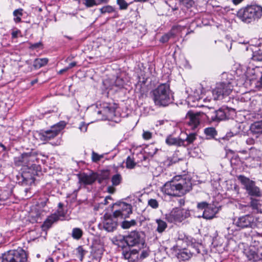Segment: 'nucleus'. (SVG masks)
<instances>
[{"label":"nucleus","mask_w":262,"mask_h":262,"mask_svg":"<svg viewBox=\"0 0 262 262\" xmlns=\"http://www.w3.org/2000/svg\"><path fill=\"white\" fill-rule=\"evenodd\" d=\"M113 216L115 217H121V219L125 218V216H124V214L121 211L120 209L115 210L113 213Z\"/></svg>","instance_id":"de8ad7c7"},{"label":"nucleus","mask_w":262,"mask_h":262,"mask_svg":"<svg viewBox=\"0 0 262 262\" xmlns=\"http://www.w3.org/2000/svg\"><path fill=\"white\" fill-rule=\"evenodd\" d=\"M116 191V189L114 188V186H109L107 188V191L111 194L114 193Z\"/></svg>","instance_id":"6e6d98bb"},{"label":"nucleus","mask_w":262,"mask_h":262,"mask_svg":"<svg viewBox=\"0 0 262 262\" xmlns=\"http://www.w3.org/2000/svg\"><path fill=\"white\" fill-rule=\"evenodd\" d=\"M189 215L188 211L183 209L176 208L173 209L170 213L167 216L166 219L169 222H181Z\"/></svg>","instance_id":"9d476101"},{"label":"nucleus","mask_w":262,"mask_h":262,"mask_svg":"<svg viewBox=\"0 0 262 262\" xmlns=\"http://www.w3.org/2000/svg\"><path fill=\"white\" fill-rule=\"evenodd\" d=\"M53 214H56L58 216L57 221L59 220H63L65 216V213L62 209H58L57 211L53 213Z\"/></svg>","instance_id":"a18cd8bd"},{"label":"nucleus","mask_w":262,"mask_h":262,"mask_svg":"<svg viewBox=\"0 0 262 262\" xmlns=\"http://www.w3.org/2000/svg\"><path fill=\"white\" fill-rule=\"evenodd\" d=\"M177 246H173L171 249L175 251L176 256L179 260L185 261L189 260L193 255L190 250L186 248L178 249L177 250Z\"/></svg>","instance_id":"4468645a"},{"label":"nucleus","mask_w":262,"mask_h":262,"mask_svg":"<svg viewBox=\"0 0 262 262\" xmlns=\"http://www.w3.org/2000/svg\"><path fill=\"white\" fill-rule=\"evenodd\" d=\"M136 165V163L134 162V161L130 158L129 157H128V158L126 159V166L127 168H133Z\"/></svg>","instance_id":"37998d69"},{"label":"nucleus","mask_w":262,"mask_h":262,"mask_svg":"<svg viewBox=\"0 0 262 262\" xmlns=\"http://www.w3.org/2000/svg\"><path fill=\"white\" fill-rule=\"evenodd\" d=\"M176 28L175 27H173L171 30L168 33L163 35L160 38V41L162 43H165L168 41L170 38L173 37L175 34L173 32V30Z\"/></svg>","instance_id":"bb28decb"},{"label":"nucleus","mask_w":262,"mask_h":262,"mask_svg":"<svg viewBox=\"0 0 262 262\" xmlns=\"http://www.w3.org/2000/svg\"><path fill=\"white\" fill-rule=\"evenodd\" d=\"M166 143L169 146H182L184 145L182 139L176 138L171 135H168L165 140Z\"/></svg>","instance_id":"6ab92c4d"},{"label":"nucleus","mask_w":262,"mask_h":262,"mask_svg":"<svg viewBox=\"0 0 262 262\" xmlns=\"http://www.w3.org/2000/svg\"><path fill=\"white\" fill-rule=\"evenodd\" d=\"M79 182L85 185L92 184L97 179V174L93 173L91 174L82 173L78 175Z\"/></svg>","instance_id":"dca6fc26"},{"label":"nucleus","mask_w":262,"mask_h":262,"mask_svg":"<svg viewBox=\"0 0 262 262\" xmlns=\"http://www.w3.org/2000/svg\"><path fill=\"white\" fill-rule=\"evenodd\" d=\"M83 234L82 230H72V236L75 239H79Z\"/></svg>","instance_id":"ea45409f"},{"label":"nucleus","mask_w":262,"mask_h":262,"mask_svg":"<svg viewBox=\"0 0 262 262\" xmlns=\"http://www.w3.org/2000/svg\"><path fill=\"white\" fill-rule=\"evenodd\" d=\"M65 124L60 122L52 126L50 129L43 131L40 134V138L42 141H48L57 136L64 128Z\"/></svg>","instance_id":"1a4fd4ad"},{"label":"nucleus","mask_w":262,"mask_h":262,"mask_svg":"<svg viewBox=\"0 0 262 262\" xmlns=\"http://www.w3.org/2000/svg\"><path fill=\"white\" fill-rule=\"evenodd\" d=\"M103 251V245L97 242L94 243L92 246L91 253L95 260H93L92 262H98L97 260L101 257Z\"/></svg>","instance_id":"f3484780"},{"label":"nucleus","mask_w":262,"mask_h":262,"mask_svg":"<svg viewBox=\"0 0 262 262\" xmlns=\"http://www.w3.org/2000/svg\"><path fill=\"white\" fill-rule=\"evenodd\" d=\"M117 227L116 222L113 221L112 219H108L105 221L104 223V229H115Z\"/></svg>","instance_id":"c85d7f7f"},{"label":"nucleus","mask_w":262,"mask_h":262,"mask_svg":"<svg viewBox=\"0 0 262 262\" xmlns=\"http://www.w3.org/2000/svg\"><path fill=\"white\" fill-rule=\"evenodd\" d=\"M250 130L254 134H262V121L252 123L250 126Z\"/></svg>","instance_id":"b1692460"},{"label":"nucleus","mask_w":262,"mask_h":262,"mask_svg":"<svg viewBox=\"0 0 262 262\" xmlns=\"http://www.w3.org/2000/svg\"><path fill=\"white\" fill-rule=\"evenodd\" d=\"M48 62V58H37L34 61L33 66L35 69H39L46 65Z\"/></svg>","instance_id":"cd10ccee"},{"label":"nucleus","mask_w":262,"mask_h":262,"mask_svg":"<svg viewBox=\"0 0 262 262\" xmlns=\"http://www.w3.org/2000/svg\"><path fill=\"white\" fill-rule=\"evenodd\" d=\"M108 1V0H98V3L97 4H98V5L100 4H102V3H107Z\"/></svg>","instance_id":"774afa93"},{"label":"nucleus","mask_w":262,"mask_h":262,"mask_svg":"<svg viewBox=\"0 0 262 262\" xmlns=\"http://www.w3.org/2000/svg\"><path fill=\"white\" fill-rule=\"evenodd\" d=\"M101 13L104 14L106 13H111L115 11V9L111 6L107 5L104 6L100 9Z\"/></svg>","instance_id":"c9c22d12"},{"label":"nucleus","mask_w":262,"mask_h":262,"mask_svg":"<svg viewBox=\"0 0 262 262\" xmlns=\"http://www.w3.org/2000/svg\"><path fill=\"white\" fill-rule=\"evenodd\" d=\"M252 71H253V74L254 77L252 78V79H256L259 78L258 82L260 83V85L262 86V72L260 71V68L259 67H256L254 69H253ZM253 74L252 72H251Z\"/></svg>","instance_id":"c756f323"},{"label":"nucleus","mask_w":262,"mask_h":262,"mask_svg":"<svg viewBox=\"0 0 262 262\" xmlns=\"http://www.w3.org/2000/svg\"><path fill=\"white\" fill-rule=\"evenodd\" d=\"M103 157V155H99L94 151H93L92 153V161L94 162H97L98 161L100 160V159H102Z\"/></svg>","instance_id":"c03bdc74"},{"label":"nucleus","mask_w":262,"mask_h":262,"mask_svg":"<svg viewBox=\"0 0 262 262\" xmlns=\"http://www.w3.org/2000/svg\"><path fill=\"white\" fill-rule=\"evenodd\" d=\"M38 160L35 152H24L21 155L16 157L14 159V162L17 166H26L30 168Z\"/></svg>","instance_id":"6e6552de"},{"label":"nucleus","mask_w":262,"mask_h":262,"mask_svg":"<svg viewBox=\"0 0 262 262\" xmlns=\"http://www.w3.org/2000/svg\"><path fill=\"white\" fill-rule=\"evenodd\" d=\"M196 139V135L195 133H191L187 134L186 139H182L184 145H182L183 147H187L190 144L193 143V142Z\"/></svg>","instance_id":"393cba45"},{"label":"nucleus","mask_w":262,"mask_h":262,"mask_svg":"<svg viewBox=\"0 0 262 262\" xmlns=\"http://www.w3.org/2000/svg\"><path fill=\"white\" fill-rule=\"evenodd\" d=\"M191 189V183L189 179L177 176L166 182L162 188V191L168 195L181 196Z\"/></svg>","instance_id":"f257e3e1"},{"label":"nucleus","mask_w":262,"mask_h":262,"mask_svg":"<svg viewBox=\"0 0 262 262\" xmlns=\"http://www.w3.org/2000/svg\"><path fill=\"white\" fill-rule=\"evenodd\" d=\"M205 134L208 136L211 137H214L216 134L217 132L214 127H208L204 129Z\"/></svg>","instance_id":"e433bc0d"},{"label":"nucleus","mask_w":262,"mask_h":262,"mask_svg":"<svg viewBox=\"0 0 262 262\" xmlns=\"http://www.w3.org/2000/svg\"><path fill=\"white\" fill-rule=\"evenodd\" d=\"M128 248L123 249L122 250V256L124 258L127 259L128 262H135L138 259L139 249H128Z\"/></svg>","instance_id":"2eb2a0df"},{"label":"nucleus","mask_w":262,"mask_h":262,"mask_svg":"<svg viewBox=\"0 0 262 262\" xmlns=\"http://www.w3.org/2000/svg\"><path fill=\"white\" fill-rule=\"evenodd\" d=\"M148 204L154 209H156L159 207V203L156 199H150L148 200Z\"/></svg>","instance_id":"49530a36"},{"label":"nucleus","mask_w":262,"mask_h":262,"mask_svg":"<svg viewBox=\"0 0 262 262\" xmlns=\"http://www.w3.org/2000/svg\"><path fill=\"white\" fill-rule=\"evenodd\" d=\"M197 207L199 209H203L208 207V204L205 202H202L198 204Z\"/></svg>","instance_id":"3c124183"},{"label":"nucleus","mask_w":262,"mask_h":262,"mask_svg":"<svg viewBox=\"0 0 262 262\" xmlns=\"http://www.w3.org/2000/svg\"><path fill=\"white\" fill-rule=\"evenodd\" d=\"M46 262H55V261L52 257H48L46 260Z\"/></svg>","instance_id":"338daca9"},{"label":"nucleus","mask_w":262,"mask_h":262,"mask_svg":"<svg viewBox=\"0 0 262 262\" xmlns=\"http://www.w3.org/2000/svg\"><path fill=\"white\" fill-rule=\"evenodd\" d=\"M57 218L58 216L56 214H51L46 219L41 227L47 229L51 228L52 225L57 221Z\"/></svg>","instance_id":"4be33fe9"},{"label":"nucleus","mask_w":262,"mask_h":262,"mask_svg":"<svg viewBox=\"0 0 262 262\" xmlns=\"http://www.w3.org/2000/svg\"><path fill=\"white\" fill-rule=\"evenodd\" d=\"M83 4L87 8L92 7L98 5L96 0H84Z\"/></svg>","instance_id":"a19ab883"},{"label":"nucleus","mask_w":262,"mask_h":262,"mask_svg":"<svg viewBox=\"0 0 262 262\" xmlns=\"http://www.w3.org/2000/svg\"><path fill=\"white\" fill-rule=\"evenodd\" d=\"M236 225L237 227L241 228L251 227V223L249 220V216H242L239 218L236 222Z\"/></svg>","instance_id":"412c9836"},{"label":"nucleus","mask_w":262,"mask_h":262,"mask_svg":"<svg viewBox=\"0 0 262 262\" xmlns=\"http://www.w3.org/2000/svg\"><path fill=\"white\" fill-rule=\"evenodd\" d=\"M142 136L145 140H149L152 137V133L148 131H144Z\"/></svg>","instance_id":"8fccbe9b"},{"label":"nucleus","mask_w":262,"mask_h":262,"mask_svg":"<svg viewBox=\"0 0 262 262\" xmlns=\"http://www.w3.org/2000/svg\"><path fill=\"white\" fill-rule=\"evenodd\" d=\"M259 248L250 245L244 249V253L248 260L253 262H262V252L258 254Z\"/></svg>","instance_id":"9b49d317"},{"label":"nucleus","mask_w":262,"mask_h":262,"mask_svg":"<svg viewBox=\"0 0 262 262\" xmlns=\"http://www.w3.org/2000/svg\"><path fill=\"white\" fill-rule=\"evenodd\" d=\"M149 255V253L147 250H143L140 255V258L141 259H144L147 257Z\"/></svg>","instance_id":"5fc2aeb1"},{"label":"nucleus","mask_w":262,"mask_h":262,"mask_svg":"<svg viewBox=\"0 0 262 262\" xmlns=\"http://www.w3.org/2000/svg\"><path fill=\"white\" fill-rule=\"evenodd\" d=\"M234 83V80H231L228 82L224 81L217 83L212 91L214 100L222 99L224 96L229 95L233 90Z\"/></svg>","instance_id":"39448f33"},{"label":"nucleus","mask_w":262,"mask_h":262,"mask_svg":"<svg viewBox=\"0 0 262 262\" xmlns=\"http://www.w3.org/2000/svg\"><path fill=\"white\" fill-rule=\"evenodd\" d=\"M237 179L244 186V188L249 195L255 197H261L262 196L261 190L256 185L254 181L243 175L238 176Z\"/></svg>","instance_id":"423d86ee"},{"label":"nucleus","mask_w":262,"mask_h":262,"mask_svg":"<svg viewBox=\"0 0 262 262\" xmlns=\"http://www.w3.org/2000/svg\"><path fill=\"white\" fill-rule=\"evenodd\" d=\"M178 239L185 241L187 243V245L191 246L193 249L195 250L197 253H200V247L201 246V244L196 242V240L192 237L191 236L186 235L184 234L181 233L179 232Z\"/></svg>","instance_id":"ddd939ff"},{"label":"nucleus","mask_w":262,"mask_h":262,"mask_svg":"<svg viewBox=\"0 0 262 262\" xmlns=\"http://www.w3.org/2000/svg\"><path fill=\"white\" fill-rule=\"evenodd\" d=\"M41 45L40 42L35 43L31 45V47L33 49L38 48Z\"/></svg>","instance_id":"bf43d9fd"},{"label":"nucleus","mask_w":262,"mask_h":262,"mask_svg":"<svg viewBox=\"0 0 262 262\" xmlns=\"http://www.w3.org/2000/svg\"><path fill=\"white\" fill-rule=\"evenodd\" d=\"M2 262H27V254L22 248L8 251L2 255Z\"/></svg>","instance_id":"20e7f679"},{"label":"nucleus","mask_w":262,"mask_h":262,"mask_svg":"<svg viewBox=\"0 0 262 262\" xmlns=\"http://www.w3.org/2000/svg\"><path fill=\"white\" fill-rule=\"evenodd\" d=\"M237 17L243 22L250 24L257 21L262 16V7L250 5L241 8L237 12Z\"/></svg>","instance_id":"7ed1b4c3"},{"label":"nucleus","mask_w":262,"mask_h":262,"mask_svg":"<svg viewBox=\"0 0 262 262\" xmlns=\"http://www.w3.org/2000/svg\"><path fill=\"white\" fill-rule=\"evenodd\" d=\"M122 181V177L121 174L117 173L114 175L112 178V183L113 186H117L119 185Z\"/></svg>","instance_id":"2f4dec72"},{"label":"nucleus","mask_w":262,"mask_h":262,"mask_svg":"<svg viewBox=\"0 0 262 262\" xmlns=\"http://www.w3.org/2000/svg\"><path fill=\"white\" fill-rule=\"evenodd\" d=\"M88 125L85 124L84 123H82L79 128L80 129L81 132H85L87 130Z\"/></svg>","instance_id":"864d4df0"},{"label":"nucleus","mask_w":262,"mask_h":262,"mask_svg":"<svg viewBox=\"0 0 262 262\" xmlns=\"http://www.w3.org/2000/svg\"><path fill=\"white\" fill-rule=\"evenodd\" d=\"M199 114H193L191 112L187 113V117L189 119V124L192 126V128H195L200 124Z\"/></svg>","instance_id":"aec40b11"},{"label":"nucleus","mask_w":262,"mask_h":262,"mask_svg":"<svg viewBox=\"0 0 262 262\" xmlns=\"http://www.w3.org/2000/svg\"><path fill=\"white\" fill-rule=\"evenodd\" d=\"M115 206H119L121 211L124 214L125 218L128 217L129 215L132 213V206L130 204L125 202H119L113 204V207Z\"/></svg>","instance_id":"a211bd4d"},{"label":"nucleus","mask_w":262,"mask_h":262,"mask_svg":"<svg viewBox=\"0 0 262 262\" xmlns=\"http://www.w3.org/2000/svg\"><path fill=\"white\" fill-rule=\"evenodd\" d=\"M110 176L109 171L105 170L101 172L99 176L97 175V179L98 182L101 184L104 180L108 179Z\"/></svg>","instance_id":"7c9ffc66"},{"label":"nucleus","mask_w":262,"mask_h":262,"mask_svg":"<svg viewBox=\"0 0 262 262\" xmlns=\"http://www.w3.org/2000/svg\"><path fill=\"white\" fill-rule=\"evenodd\" d=\"M117 4L119 5L120 10L127 9L129 5L125 0H117Z\"/></svg>","instance_id":"58836bf2"},{"label":"nucleus","mask_w":262,"mask_h":262,"mask_svg":"<svg viewBox=\"0 0 262 262\" xmlns=\"http://www.w3.org/2000/svg\"><path fill=\"white\" fill-rule=\"evenodd\" d=\"M252 59L255 61H262V51L259 50L254 52Z\"/></svg>","instance_id":"72a5a7b5"},{"label":"nucleus","mask_w":262,"mask_h":262,"mask_svg":"<svg viewBox=\"0 0 262 262\" xmlns=\"http://www.w3.org/2000/svg\"><path fill=\"white\" fill-rule=\"evenodd\" d=\"M179 203L180 206H183L185 204V200L183 199H181L179 200Z\"/></svg>","instance_id":"0e129e2a"},{"label":"nucleus","mask_w":262,"mask_h":262,"mask_svg":"<svg viewBox=\"0 0 262 262\" xmlns=\"http://www.w3.org/2000/svg\"><path fill=\"white\" fill-rule=\"evenodd\" d=\"M136 224V222L134 220H132L130 221H124L122 222L121 227L124 229H128L133 226H134Z\"/></svg>","instance_id":"473e14b6"},{"label":"nucleus","mask_w":262,"mask_h":262,"mask_svg":"<svg viewBox=\"0 0 262 262\" xmlns=\"http://www.w3.org/2000/svg\"><path fill=\"white\" fill-rule=\"evenodd\" d=\"M217 212V209L213 207H207L203 212V217L206 219H212L216 213Z\"/></svg>","instance_id":"5701e85b"},{"label":"nucleus","mask_w":262,"mask_h":262,"mask_svg":"<svg viewBox=\"0 0 262 262\" xmlns=\"http://www.w3.org/2000/svg\"><path fill=\"white\" fill-rule=\"evenodd\" d=\"M155 104L159 106H166L172 103L173 96L168 83H162L151 92Z\"/></svg>","instance_id":"f03ea898"},{"label":"nucleus","mask_w":262,"mask_h":262,"mask_svg":"<svg viewBox=\"0 0 262 262\" xmlns=\"http://www.w3.org/2000/svg\"><path fill=\"white\" fill-rule=\"evenodd\" d=\"M76 250L79 258L81 261H82L84 256L87 253V251L85 250L81 246L78 247V248H76Z\"/></svg>","instance_id":"f704fd0d"},{"label":"nucleus","mask_w":262,"mask_h":262,"mask_svg":"<svg viewBox=\"0 0 262 262\" xmlns=\"http://www.w3.org/2000/svg\"><path fill=\"white\" fill-rule=\"evenodd\" d=\"M246 143L249 145H252L254 143V140L252 138H249L246 140Z\"/></svg>","instance_id":"4d7b16f0"},{"label":"nucleus","mask_w":262,"mask_h":262,"mask_svg":"<svg viewBox=\"0 0 262 262\" xmlns=\"http://www.w3.org/2000/svg\"><path fill=\"white\" fill-rule=\"evenodd\" d=\"M181 2L182 4L187 8L191 7L194 4L192 0H182Z\"/></svg>","instance_id":"09e8293b"},{"label":"nucleus","mask_w":262,"mask_h":262,"mask_svg":"<svg viewBox=\"0 0 262 262\" xmlns=\"http://www.w3.org/2000/svg\"><path fill=\"white\" fill-rule=\"evenodd\" d=\"M209 110V112H203L209 121L221 120L225 118V113L221 110H214L212 107H206Z\"/></svg>","instance_id":"f8f14e48"},{"label":"nucleus","mask_w":262,"mask_h":262,"mask_svg":"<svg viewBox=\"0 0 262 262\" xmlns=\"http://www.w3.org/2000/svg\"><path fill=\"white\" fill-rule=\"evenodd\" d=\"M76 62H71L69 65V67H68L67 69H71L73 67H74L75 66H76Z\"/></svg>","instance_id":"680f3d73"},{"label":"nucleus","mask_w":262,"mask_h":262,"mask_svg":"<svg viewBox=\"0 0 262 262\" xmlns=\"http://www.w3.org/2000/svg\"><path fill=\"white\" fill-rule=\"evenodd\" d=\"M156 223L158 224L157 229H165L167 227V224L164 220L157 219Z\"/></svg>","instance_id":"79ce46f5"},{"label":"nucleus","mask_w":262,"mask_h":262,"mask_svg":"<svg viewBox=\"0 0 262 262\" xmlns=\"http://www.w3.org/2000/svg\"><path fill=\"white\" fill-rule=\"evenodd\" d=\"M18 31H13L12 33V36L13 38H16L17 37Z\"/></svg>","instance_id":"69168bd1"},{"label":"nucleus","mask_w":262,"mask_h":262,"mask_svg":"<svg viewBox=\"0 0 262 262\" xmlns=\"http://www.w3.org/2000/svg\"><path fill=\"white\" fill-rule=\"evenodd\" d=\"M144 236L143 232L133 230L127 236H124L123 239L128 247L137 246L140 250L144 247Z\"/></svg>","instance_id":"0eeeda50"},{"label":"nucleus","mask_w":262,"mask_h":262,"mask_svg":"<svg viewBox=\"0 0 262 262\" xmlns=\"http://www.w3.org/2000/svg\"><path fill=\"white\" fill-rule=\"evenodd\" d=\"M23 9H16L13 12V15L14 16H21L23 15Z\"/></svg>","instance_id":"603ef678"},{"label":"nucleus","mask_w":262,"mask_h":262,"mask_svg":"<svg viewBox=\"0 0 262 262\" xmlns=\"http://www.w3.org/2000/svg\"><path fill=\"white\" fill-rule=\"evenodd\" d=\"M15 17L14 18V20L15 23H19L21 21V18L20 16H15Z\"/></svg>","instance_id":"052dcab7"},{"label":"nucleus","mask_w":262,"mask_h":262,"mask_svg":"<svg viewBox=\"0 0 262 262\" xmlns=\"http://www.w3.org/2000/svg\"><path fill=\"white\" fill-rule=\"evenodd\" d=\"M28 233L30 236L32 237V239L33 240L38 238L41 236L45 238L47 234V230H29Z\"/></svg>","instance_id":"a878e982"},{"label":"nucleus","mask_w":262,"mask_h":262,"mask_svg":"<svg viewBox=\"0 0 262 262\" xmlns=\"http://www.w3.org/2000/svg\"><path fill=\"white\" fill-rule=\"evenodd\" d=\"M250 206L253 209L258 210L259 206H260V204L259 203L258 200L251 198Z\"/></svg>","instance_id":"4c0bfd02"},{"label":"nucleus","mask_w":262,"mask_h":262,"mask_svg":"<svg viewBox=\"0 0 262 262\" xmlns=\"http://www.w3.org/2000/svg\"><path fill=\"white\" fill-rule=\"evenodd\" d=\"M244 0H232V3L235 5H237L239 4H240L241 2H242Z\"/></svg>","instance_id":"e2e57ef3"},{"label":"nucleus","mask_w":262,"mask_h":262,"mask_svg":"<svg viewBox=\"0 0 262 262\" xmlns=\"http://www.w3.org/2000/svg\"><path fill=\"white\" fill-rule=\"evenodd\" d=\"M40 213L39 212H38V211H37V212H36V215H35V219H33V220H32V221H33H33H35V222H38V219H39V218L40 217Z\"/></svg>","instance_id":"13d9d810"}]
</instances>
